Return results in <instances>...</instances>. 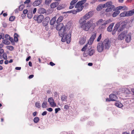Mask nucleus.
Segmentation results:
<instances>
[{"label":"nucleus","mask_w":134,"mask_h":134,"mask_svg":"<svg viewBox=\"0 0 134 134\" xmlns=\"http://www.w3.org/2000/svg\"><path fill=\"white\" fill-rule=\"evenodd\" d=\"M37 18V23H41L44 19L43 15L40 14L38 16Z\"/></svg>","instance_id":"2eb2a0df"},{"label":"nucleus","mask_w":134,"mask_h":134,"mask_svg":"<svg viewBox=\"0 0 134 134\" xmlns=\"http://www.w3.org/2000/svg\"><path fill=\"white\" fill-rule=\"evenodd\" d=\"M50 20V18L49 17L47 16L43 20V25L44 26H46L48 25Z\"/></svg>","instance_id":"423d86ee"},{"label":"nucleus","mask_w":134,"mask_h":134,"mask_svg":"<svg viewBox=\"0 0 134 134\" xmlns=\"http://www.w3.org/2000/svg\"><path fill=\"white\" fill-rule=\"evenodd\" d=\"M35 105L36 107L39 108L41 107V104L39 102H37L35 103Z\"/></svg>","instance_id":"79ce46f5"},{"label":"nucleus","mask_w":134,"mask_h":134,"mask_svg":"<svg viewBox=\"0 0 134 134\" xmlns=\"http://www.w3.org/2000/svg\"><path fill=\"white\" fill-rule=\"evenodd\" d=\"M109 98L111 99V101H116L117 97L114 94H110L109 96Z\"/></svg>","instance_id":"1a4fd4ad"},{"label":"nucleus","mask_w":134,"mask_h":134,"mask_svg":"<svg viewBox=\"0 0 134 134\" xmlns=\"http://www.w3.org/2000/svg\"><path fill=\"white\" fill-rule=\"evenodd\" d=\"M127 12L128 16H132L133 15L134 13V9L128 11Z\"/></svg>","instance_id":"a878e982"},{"label":"nucleus","mask_w":134,"mask_h":134,"mask_svg":"<svg viewBox=\"0 0 134 134\" xmlns=\"http://www.w3.org/2000/svg\"><path fill=\"white\" fill-rule=\"evenodd\" d=\"M54 101V100L52 97H50L48 99V102L50 104Z\"/></svg>","instance_id":"ea45409f"},{"label":"nucleus","mask_w":134,"mask_h":134,"mask_svg":"<svg viewBox=\"0 0 134 134\" xmlns=\"http://www.w3.org/2000/svg\"><path fill=\"white\" fill-rule=\"evenodd\" d=\"M42 0H36L32 3L34 6H36L39 5L42 2Z\"/></svg>","instance_id":"9d476101"},{"label":"nucleus","mask_w":134,"mask_h":134,"mask_svg":"<svg viewBox=\"0 0 134 134\" xmlns=\"http://www.w3.org/2000/svg\"><path fill=\"white\" fill-rule=\"evenodd\" d=\"M10 37L9 35L7 34H6L5 35V37L6 40L9 39Z\"/></svg>","instance_id":"603ef678"},{"label":"nucleus","mask_w":134,"mask_h":134,"mask_svg":"<svg viewBox=\"0 0 134 134\" xmlns=\"http://www.w3.org/2000/svg\"><path fill=\"white\" fill-rule=\"evenodd\" d=\"M114 12L112 14V16L113 17H115L118 16L120 13L119 11L114 10Z\"/></svg>","instance_id":"b1692460"},{"label":"nucleus","mask_w":134,"mask_h":134,"mask_svg":"<svg viewBox=\"0 0 134 134\" xmlns=\"http://www.w3.org/2000/svg\"><path fill=\"white\" fill-rule=\"evenodd\" d=\"M7 48L9 50L12 51L14 49V47L11 46H7Z\"/></svg>","instance_id":"a19ab883"},{"label":"nucleus","mask_w":134,"mask_h":134,"mask_svg":"<svg viewBox=\"0 0 134 134\" xmlns=\"http://www.w3.org/2000/svg\"><path fill=\"white\" fill-rule=\"evenodd\" d=\"M50 104L52 107H55L56 106V104L55 102H54V101L52 102L51 103V104Z\"/></svg>","instance_id":"8fccbe9b"},{"label":"nucleus","mask_w":134,"mask_h":134,"mask_svg":"<svg viewBox=\"0 0 134 134\" xmlns=\"http://www.w3.org/2000/svg\"><path fill=\"white\" fill-rule=\"evenodd\" d=\"M78 0H72L70 2V5H73Z\"/></svg>","instance_id":"a18cd8bd"},{"label":"nucleus","mask_w":134,"mask_h":134,"mask_svg":"<svg viewBox=\"0 0 134 134\" xmlns=\"http://www.w3.org/2000/svg\"><path fill=\"white\" fill-rule=\"evenodd\" d=\"M15 18V17L14 16H12L9 17V20L10 21H13Z\"/></svg>","instance_id":"49530a36"},{"label":"nucleus","mask_w":134,"mask_h":134,"mask_svg":"<svg viewBox=\"0 0 134 134\" xmlns=\"http://www.w3.org/2000/svg\"><path fill=\"white\" fill-rule=\"evenodd\" d=\"M19 35L16 33H15L14 35V41L16 42H17L18 41V37Z\"/></svg>","instance_id":"cd10ccee"},{"label":"nucleus","mask_w":134,"mask_h":134,"mask_svg":"<svg viewBox=\"0 0 134 134\" xmlns=\"http://www.w3.org/2000/svg\"><path fill=\"white\" fill-rule=\"evenodd\" d=\"M120 29L118 30L119 32H120L123 30L124 29L125 27L126 26L125 24L124 23H121V24L120 23Z\"/></svg>","instance_id":"ddd939ff"},{"label":"nucleus","mask_w":134,"mask_h":134,"mask_svg":"<svg viewBox=\"0 0 134 134\" xmlns=\"http://www.w3.org/2000/svg\"><path fill=\"white\" fill-rule=\"evenodd\" d=\"M109 40L107 39H105L103 41L99 42L97 46V50L99 52H101L104 48L108 49L110 47V44L109 43Z\"/></svg>","instance_id":"f03ea898"},{"label":"nucleus","mask_w":134,"mask_h":134,"mask_svg":"<svg viewBox=\"0 0 134 134\" xmlns=\"http://www.w3.org/2000/svg\"><path fill=\"white\" fill-rule=\"evenodd\" d=\"M127 34V30L125 31L122 32L120 34L118 37V39L119 40H123Z\"/></svg>","instance_id":"39448f33"},{"label":"nucleus","mask_w":134,"mask_h":134,"mask_svg":"<svg viewBox=\"0 0 134 134\" xmlns=\"http://www.w3.org/2000/svg\"><path fill=\"white\" fill-rule=\"evenodd\" d=\"M124 7L122 6H119L118 7H117L115 8V9H114V11L116 10L119 11V10L123 9Z\"/></svg>","instance_id":"c9c22d12"},{"label":"nucleus","mask_w":134,"mask_h":134,"mask_svg":"<svg viewBox=\"0 0 134 134\" xmlns=\"http://www.w3.org/2000/svg\"><path fill=\"white\" fill-rule=\"evenodd\" d=\"M4 52V50L3 49H0V54H2Z\"/></svg>","instance_id":"e2e57ef3"},{"label":"nucleus","mask_w":134,"mask_h":134,"mask_svg":"<svg viewBox=\"0 0 134 134\" xmlns=\"http://www.w3.org/2000/svg\"><path fill=\"white\" fill-rule=\"evenodd\" d=\"M27 17L29 19H31L32 17V14L31 11H29L27 14Z\"/></svg>","instance_id":"2f4dec72"},{"label":"nucleus","mask_w":134,"mask_h":134,"mask_svg":"<svg viewBox=\"0 0 134 134\" xmlns=\"http://www.w3.org/2000/svg\"><path fill=\"white\" fill-rule=\"evenodd\" d=\"M96 33H94L92 35V36L91 37L90 39H89L88 41L87 44L84 46V47L87 48L88 46V44L89 45H91L94 39L96 38Z\"/></svg>","instance_id":"20e7f679"},{"label":"nucleus","mask_w":134,"mask_h":134,"mask_svg":"<svg viewBox=\"0 0 134 134\" xmlns=\"http://www.w3.org/2000/svg\"><path fill=\"white\" fill-rule=\"evenodd\" d=\"M120 23H118L116 24L112 31V34L113 35H114L115 34L117 30L120 27Z\"/></svg>","instance_id":"0eeeda50"},{"label":"nucleus","mask_w":134,"mask_h":134,"mask_svg":"<svg viewBox=\"0 0 134 134\" xmlns=\"http://www.w3.org/2000/svg\"><path fill=\"white\" fill-rule=\"evenodd\" d=\"M46 110H47L49 112H51L53 110L52 108H47L46 109Z\"/></svg>","instance_id":"6e6d98bb"},{"label":"nucleus","mask_w":134,"mask_h":134,"mask_svg":"<svg viewBox=\"0 0 134 134\" xmlns=\"http://www.w3.org/2000/svg\"><path fill=\"white\" fill-rule=\"evenodd\" d=\"M88 55H89V54H88V52H87V51L84 52L83 55L84 57H87Z\"/></svg>","instance_id":"09e8293b"},{"label":"nucleus","mask_w":134,"mask_h":134,"mask_svg":"<svg viewBox=\"0 0 134 134\" xmlns=\"http://www.w3.org/2000/svg\"><path fill=\"white\" fill-rule=\"evenodd\" d=\"M47 101H44L42 104V107L43 108H46L47 104Z\"/></svg>","instance_id":"f704fd0d"},{"label":"nucleus","mask_w":134,"mask_h":134,"mask_svg":"<svg viewBox=\"0 0 134 134\" xmlns=\"http://www.w3.org/2000/svg\"><path fill=\"white\" fill-rule=\"evenodd\" d=\"M63 23H60L58 25L56 28V30H59V36L62 37L61 41L63 42H66L67 43H69L71 40V31H70L67 34L65 26L64 27Z\"/></svg>","instance_id":"f257e3e1"},{"label":"nucleus","mask_w":134,"mask_h":134,"mask_svg":"<svg viewBox=\"0 0 134 134\" xmlns=\"http://www.w3.org/2000/svg\"><path fill=\"white\" fill-rule=\"evenodd\" d=\"M106 6L107 7H108L109 6H110L112 5V2L111 1H109L106 2Z\"/></svg>","instance_id":"58836bf2"},{"label":"nucleus","mask_w":134,"mask_h":134,"mask_svg":"<svg viewBox=\"0 0 134 134\" xmlns=\"http://www.w3.org/2000/svg\"><path fill=\"white\" fill-rule=\"evenodd\" d=\"M103 8L102 5L101 4H99L98 5L97 8V10L98 11H100Z\"/></svg>","instance_id":"e433bc0d"},{"label":"nucleus","mask_w":134,"mask_h":134,"mask_svg":"<svg viewBox=\"0 0 134 134\" xmlns=\"http://www.w3.org/2000/svg\"><path fill=\"white\" fill-rule=\"evenodd\" d=\"M115 7L114 5H111L110 6H109L106 9L105 11L107 12H108L111 11L113 10L114 11V10L115 9Z\"/></svg>","instance_id":"f8f14e48"},{"label":"nucleus","mask_w":134,"mask_h":134,"mask_svg":"<svg viewBox=\"0 0 134 134\" xmlns=\"http://www.w3.org/2000/svg\"><path fill=\"white\" fill-rule=\"evenodd\" d=\"M56 17L54 16L50 20V24L51 25H53L54 24L56 20Z\"/></svg>","instance_id":"4be33fe9"},{"label":"nucleus","mask_w":134,"mask_h":134,"mask_svg":"<svg viewBox=\"0 0 134 134\" xmlns=\"http://www.w3.org/2000/svg\"><path fill=\"white\" fill-rule=\"evenodd\" d=\"M79 22L80 24L83 25L86 24V21L83 18H81L79 20Z\"/></svg>","instance_id":"5701e85b"},{"label":"nucleus","mask_w":134,"mask_h":134,"mask_svg":"<svg viewBox=\"0 0 134 134\" xmlns=\"http://www.w3.org/2000/svg\"><path fill=\"white\" fill-rule=\"evenodd\" d=\"M63 16H60L57 19V20L56 21V23H57V24L61 22L63 19Z\"/></svg>","instance_id":"393cba45"},{"label":"nucleus","mask_w":134,"mask_h":134,"mask_svg":"<svg viewBox=\"0 0 134 134\" xmlns=\"http://www.w3.org/2000/svg\"><path fill=\"white\" fill-rule=\"evenodd\" d=\"M115 105L116 106L119 108H121L123 106V105L121 103L119 102H115Z\"/></svg>","instance_id":"c85d7f7f"},{"label":"nucleus","mask_w":134,"mask_h":134,"mask_svg":"<svg viewBox=\"0 0 134 134\" xmlns=\"http://www.w3.org/2000/svg\"><path fill=\"white\" fill-rule=\"evenodd\" d=\"M72 13L74 14H76V10H73L71 11H67L66 12H64V13L66 14L67 13Z\"/></svg>","instance_id":"473e14b6"},{"label":"nucleus","mask_w":134,"mask_h":134,"mask_svg":"<svg viewBox=\"0 0 134 134\" xmlns=\"http://www.w3.org/2000/svg\"><path fill=\"white\" fill-rule=\"evenodd\" d=\"M114 24V23L111 24L108 27L107 31L109 32H111L112 31V29Z\"/></svg>","instance_id":"a211bd4d"},{"label":"nucleus","mask_w":134,"mask_h":134,"mask_svg":"<svg viewBox=\"0 0 134 134\" xmlns=\"http://www.w3.org/2000/svg\"><path fill=\"white\" fill-rule=\"evenodd\" d=\"M59 4V3L58 2L52 3L51 4L50 7L51 8H54L57 6Z\"/></svg>","instance_id":"4468645a"},{"label":"nucleus","mask_w":134,"mask_h":134,"mask_svg":"<svg viewBox=\"0 0 134 134\" xmlns=\"http://www.w3.org/2000/svg\"><path fill=\"white\" fill-rule=\"evenodd\" d=\"M86 49V48L84 46L82 49L81 51H84L85 52V50Z\"/></svg>","instance_id":"69168bd1"},{"label":"nucleus","mask_w":134,"mask_h":134,"mask_svg":"<svg viewBox=\"0 0 134 134\" xmlns=\"http://www.w3.org/2000/svg\"><path fill=\"white\" fill-rule=\"evenodd\" d=\"M101 38L102 34H100L97 38V41L98 42H99L100 40H101Z\"/></svg>","instance_id":"3c124183"},{"label":"nucleus","mask_w":134,"mask_h":134,"mask_svg":"<svg viewBox=\"0 0 134 134\" xmlns=\"http://www.w3.org/2000/svg\"><path fill=\"white\" fill-rule=\"evenodd\" d=\"M34 76V75L33 74L30 75L29 76V78L30 79L32 78Z\"/></svg>","instance_id":"774afa93"},{"label":"nucleus","mask_w":134,"mask_h":134,"mask_svg":"<svg viewBox=\"0 0 134 134\" xmlns=\"http://www.w3.org/2000/svg\"><path fill=\"white\" fill-rule=\"evenodd\" d=\"M67 96L65 95H63L61 96V100L62 102L66 101Z\"/></svg>","instance_id":"c756f323"},{"label":"nucleus","mask_w":134,"mask_h":134,"mask_svg":"<svg viewBox=\"0 0 134 134\" xmlns=\"http://www.w3.org/2000/svg\"><path fill=\"white\" fill-rule=\"evenodd\" d=\"M2 25L4 27H6L7 26V24L5 23H2Z\"/></svg>","instance_id":"052dcab7"},{"label":"nucleus","mask_w":134,"mask_h":134,"mask_svg":"<svg viewBox=\"0 0 134 134\" xmlns=\"http://www.w3.org/2000/svg\"><path fill=\"white\" fill-rule=\"evenodd\" d=\"M60 110V108H55V113H57Z\"/></svg>","instance_id":"864d4df0"},{"label":"nucleus","mask_w":134,"mask_h":134,"mask_svg":"<svg viewBox=\"0 0 134 134\" xmlns=\"http://www.w3.org/2000/svg\"><path fill=\"white\" fill-rule=\"evenodd\" d=\"M86 0H82L80 1H79L77 2L75 6V7L76 8H77V7L81 6H83L82 5L86 2Z\"/></svg>","instance_id":"6e6552de"},{"label":"nucleus","mask_w":134,"mask_h":134,"mask_svg":"<svg viewBox=\"0 0 134 134\" xmlns=\"http://www.w3.org/2000/svg\"><path fill=\"white\" fill-rule=\"evenodd\" d=\"M88 54L90 56H92L95 53V51L94 49H90L87 50Z\"/></svg>","instance_id":"412c9836"},{"label":"nucleus","mask_w":134,"mask_h":134,"mask_svg":"<svg viewBox=\"0 0 134 134\" xmlns=\"http://www.w3.org/2000/svg\"><path fill=\"white\" fill-rule=\"evenodd\" d=\"M86 38L85 36H83L80 38L79 41V43L81 44H84L86 40Z\"/></svg>","instance_id":"dca6fc26"},{"label":"nucleus","mask_w":134,"mask_h":134,"mask_svg":"<svg viewBox=\"0 0 134 134\" xmlns=\"http://www.w3.org/2000/svg\"><path fill=\"white\" fill-rule=\"evenodd\" d=\"M33 120L35 123H37L40 120V118L38 117H36L34 118Z\"/></svg>","instance_id":"72a5a7b5"},{"label":"nucleus","mask_w":134,"mask_h":134,"mask_svg":"<svg viewBox=\"0 0 134 134\" xmlns=\"http://www.w3.org/2000/svg\"><path fill=\"white\" fill-rule=\"evenodd\" d=\"M24 7V5L23 4L20 5L19 7V10L20 11H21L23 10Z\"/></svg>","instance_id":"37998d69"},{"label":"nucleus","mask_w":134,"mask_h":134,"mask_svg":"<svg viewBox=\"0 0 134 134\" xmlns=\"http://www.w3.org/2000/svg\"><path fill=\"white\" fill-rule=\"evenodd\" d=\"M37 17H38V16L36 15H35L34 17V20H36L37 22L38 20Z\"/></svg>","instance_id":"4d7b16f0"},{"label":"nucleus","mask_w":134,"mask_h":134,"mask_svg":"<svg viewBox=\"0 0 134 134\" xmlns=\"http://www.w3.org/2000/svg\"><path fill=\"white\" fill-rule=\"evenodd\" d=\"M109 23V21L108 20L104 21L102 22V26H105L107 24Z\"/></svg>","instance_id":"4c0bfd02"},{"label":"nucleus","mask_w":134,"mask_h":134,"mask_svg":"<svg viewBox=\"0 0 134 134\" xmlns=\"http://www.w3.org/2000/svg\"><path fill=\"white\" fill-rule=\"evenodd\" d=\"M29 11H28L27 10V9H24L23 11V13L24 14H27L28 13Z\"/></svg>","instance_id":"5fc2aeb1"},{"label":"nucleus","mask_w":134,"mask_h":134,"mask_svg":"<svg viewBox=\"0 0 134 134\" xmlns=\"http://www.w3.org/2000/svg\"><path fill=\"white\" fill-rule=\"evenodd\" d=\"M88 124L92 126L94 125L93 123L92 122L90 121L88 122Z\"/></svg>","instance_id":"338daca9"},{"label":"nucleus","mask_w":134,"mask_h":134,"mask_svg":"<svg viewBox=\"0 0 134 134\" xmlns=\"http://www.w3.org/2000/svg\"><path fill=\"white\" fill-rule=\"evenodd\" d=\"M101 5H102V7L103 8L107 7L106 6V3L105 4H102Z\"/></svg>","instance_id":"0e129e2a"},{"label":"nucleus","mask_w":134,"mask_h":134,"mask_svg":"<svg viewBox=\"0 0 134 134\" xmlns=\"http://www.w3.org/2000/svg\"><path fill=\"white\" fill-rule=\"evenodd\" d=\"M38 12L40 14H44L46 12V10L43 8H39L38 10Z\"/></svg>","instance_id":"6ab92c4d"},{"label":"nucleus","mask_w":134,"mask_h":134,"mask_svg":"<svg viewBox=\"0 0 134 134\" xmlns=\"http://www.w3.org/2000/svg\"><path fill=\"white\" fill-rule=\"evenodd\" d=\"M96 26L95 24L93 23V20L91 19L87 22L86 24L81 25V27L84 30L88 31L89 29H93Z\"/></svg>","instance_id":"7ed1b4c3"},{"label":"nucleus","mask_w":134,"mask_h":134,"mask_svg":"<svg viewBox=\"0 0 134 134\" xmlns=\"http://www.w3.org/2000/svg\"><path fill=\"white\" fill-rule=\"evenodd\" d=\"M93 14L92 12H90L88 13H87L84 16H83V18L87 20L89 18L91 17Z\"/></svg>","instance_id":"9b49d317"},{"label":"nucleus","mask_w":134,"mask_h":134,"mask_svg":"<svg viewBox=\"0 0 134 134\" xmlns=\"http://www.w3.org/2000/svg\"><path fill=\"white\" fill-rule=\"evenodd\" d=\"M84 7L83 6H78L77 7V8H78L76 9V13L77 12H79L81 11L82 9H83Z\"/></svg>","instance_id":"7c9ffc66"},{"label":"nucleus","mask_w":134,"mask_h":134,"mask_svg":"<svg viewBox=\"0 0 134 134\" xmlns=\"http://www.w3.org/2000/svg\"><path fill=\"white\" fill-rule=\"evenodd\" d=\"M47 114V112L46 111H45L43 112L42 114V115L43 116H44L46 115Z\"/></svg>","instance_id":"bf43d9fd"},{"label":"nucleus","mask_w":134,"mask_h":134,"mask_svg":"<svg viewBox=\"0 0 134 134\" xmlns=\"http://www.w3.org/2000/svg\"><path fill=\"white\" fill-rule=\"evenodd\" d=\"M131 34L130 33H129L127 35H126V38L125 39V41L127 42H129L131 40Z\"/></svg>","instance_id":"f3484780"},{"label":"nucleus","mask_w":134,"mask_h":134,"mask_svg":"<svg viewBox=\"0 0 134 134\" xmlns=\"http://www.w3.org/2000/svg\"><path fill=\"white\" fill-rule=\"evenodd\" d=\"M3 58L4 59L6 60L7 59V54L6 53H4L3 54Z\"/></svg>","instance_id":"c03bdc74"},{"label":"nucleus","mask_w":134,"mask_h":134,"mask_svg":"<svg viewBox=\"0 0 134 134\" xmlns=\"http://www.w3.org/2000/svg\"><path fill=\"white\" fill-rule=\"evenodd\" d=\"M66 7V5L65 4H60L58 6L57 9L58 10H60L64 9Z\"/></svg>","instance_id":"aec40b11"},{"label":"nucleus","mask_w":134,"mask_h":134,"mask_svg":"<svg viewBox=\"0 0 134 134\" xmlns=\"http://www.w3.org/2000/svg\"><path fill=\"white\" fill-rule=\"evenodd\" d=\"M52 0H45V3L47 5H48L51 2Z\"/></svg>","instance_id":"de8ad7c7"},{"label":"nucleus","mask_w":134,"mask_h":134,"mask_svg":"<svg viewBox=\"0 0 134 134\" xmlns=\"http://www.w3.org/2000/svg\"><path fill=\"white\" fill-rule=\"evenodd\" d=\"M9 40L11 42V43H13L14 42V40L12 37H10L9 38Z\"/></svg>","instance_id":"13d9d810"},{"label":"nucleus","mask_w":134,"mask_h":134,"mask_svg":"<svg viewBox=\"0 0 134 134\" xmlns=\"http://www.w3.org/2000/svg\"><path fill=\"white\" fill-rule=\"evenodd\" d=\"M49 64L51 66H53L55 64L53 63L52 62H49Z\"/></svg>","instance_id":"680f3d73"},{"label":"nucleus","mask_w":134,"mask_h":134,"mask_svg":"<svg viewBox=\"0 0 134 134\" xmlns=\"http://www.w3.org/2000/svg\"><path fill=\"white\" fill-rule=\"evenodd\" d=\"M119 16L121 17L128 16L127 12L126 11H124L122 12L120 14Z\"/></svg>","instance_id":"bb28decb"}]
</instances>
